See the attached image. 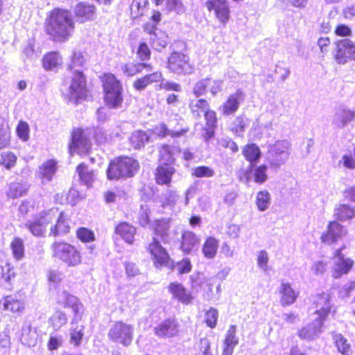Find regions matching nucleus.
I'll return each mask as SVG.
<instances>
[{"instance_id": "obj_1", "label": "nucleus", "mask_w": 355, "mask_h": 355, "mask_svg": "<svg viewBox=\"0 0 355 355\" xmlns=\"http://www.w3.org/2000/svg\"><path fill=\"white\" fill-rule=\"evenodd\" d=\"M75 21L69 10L53 8L46 15L44 22V31L54 42H67L75 31Z\"/></svg>"}, {"instance_id": "obj_2", "label": "nucleus", "mask_w": 355, "mask_h": 355, "mask_svg": "<svg viewBox=\"0 0 355 355\" xmlns=\"http://www.w3.org/2000/svg\"><path fill=\"white\" fill-rule=\"evenodd\" d=\"M53 220H55L56 223L51 227L50 235L57 236L69 232V216L62 211L60 212L57 208L41 212L33 220L27 222L26 226L34 236H40L44 234L47 225Z\"/></svg>"}, {"instance_id": "obj_3", "label": "nucleus", "mask_w": 355, "mask_h": 355, "mask_svg": "<svg viewBox=\"0 0 355 355\" xmlns=\"http://www.w3.org/2000/svg\"><path fill=\"white\" fill-rule=\"evenodd\" d=\"M57 303L65 308H70L73 314L69 329L70 343L78 346L84 336L85 326L79 324L84 313L83 303L74 295L66 291H60L56 297Z\"/></svg>"}, {"instance_id": "obj_4", "label": "nucleus", "mask_w": 355, "mask_h": 355, "mask_svg": "<svg viewBox=\"0 0 355 355\" xmlns=\"http://www.w3.org/2000/svg\"><path fill=\"white\" fill-rule=\"evenodd\" d=\"M99 78L102 85L103 101L106 107L110 109L121 107L123 96L121 81L112 73H103Z\"/></svg>"}, {"instance_id": "obj_5", "label": "nucleus", "mask_w": 355, "mask_h": 355, "mask_svg": "<svg viewBox=\"0 0 355 355\" xmlns=\"http://www.w3.org/2000/svg\"><path fill=\"white\" fill-rule=\"evenodd\" d=\"M250 165L246 171L248 180H252L258 184H263L268 180V169H277L282 162L272 160L261 162V157H246Z\"/></svg>"}, {"instance_id": "obj_6", "label": "nucleus", "mask_w": 355, "mask_h": 355, "mask_svg": "<svg viewBox=\"0 0 355 355\" xmlns=\"http://www.w3.org/2000/svg\"><path fill=\"white\" fill-rule=\"evenodd\" d=\"M139 167V163L132 157H118L110 162L107 170V176L109 180L132 177L138 171Z\"/></svg>"}, {"instance_id": "obj_7", "label": "nucleus", "mask_w": 355, "mask_h": 355, "mask_svg": "<svg viewBox=\"0 0 355 355\" xmlns=\"http://www.w3.org/2000/svg\"><path fill=\"white\" fill-rule=\"evenodd\" d=\"M53 257L61 261L67 266L73 267L81 263L80 251L73 245L63 241H56L51 244Z\"/></svg>"}, {"instance_id": "obj_8", "label": "nucleus", "mask_w": 355, "mask_h": 355, "mask_svg": "<svg viewBox=\"0 0 355 355\" xmlns=\"http://www.w3.org/2000/svg\"><path fill=\"white\" fill-rule=\"evenodd\" d=\"M62 96L68 102L75 104L87 98V79L82 71H73L68 90Z\"/></svg>"}, {"instance_id": "obj_9", "label": "nucleus", "mask_w": 355, "mask_h": 355, "mask_svg": "<svg viewBox=\"0 0 355 355\" xmlns=\"http://www.w3.org/2000/svg\"><path fill=\"white\" fill-rule=\"evenodd\" d=\"M167 68L178 75H188L194 71V65L188 55L180 51H174L170 54Z\"/></svg>"}, {"instance_id": "obj_10", "label": "nucleus", "mask_w": 355, "mask_h": 355, "mask_svg": "<svg viewBox=\"0 0 355 355\" xmlns=\"http://www.w3.org/2000/svg\"><path fill=\"white\" fill-rule=\"evenodd\" d=\"M68 148L71 155H85L90 153L91 143L83 128H74L72 129Z\"/></svg>"}, {"instance_id": "obj_11", "label": "nucleus", "mask_w": 355, "mask_h": 355, "mask_svg": "<svg viewBox=\"0 0 355 355\" xmlns=\"http://www.w3.org/2000/svg\"><path fill=\"white\" fill-rule=\"evenodd\" d=\"M207 10L213 12L214 19L220 27H225L231 19V7L227 0H207Z\"/></svg>"}, {"instance_id": "obj_12", "label": "nucleus", "mask_w": 355, "mask_h": 355, "mask_svg": "<svg viewBox=\"0 0 355 355\" xmlns=\"http://www.w3.org/2000/svg\"><path fill=\"white\" fill-rule=\"evenodd\" d=\"M133 331L134 327L131 324L119 321L110 327L108 337L115 343L128 346L132 343Z\"/></svg>"}, {"instance_id": "obj_13", "label": "nucleus", "mask_w": 355, "mask_h": 355, "mask_svg": "<svg viewBox=\"0 0 355 355\" xmlns=\"http://www.w3.org/2000/svg\"><path fill=\"white\" fill-rule=\"evenodd\" d=\"M334 58L339 64H345L349 60H355V43L349 39L335 42Z\"/></svg>"}, {"instance_id": "obj_14", "label": "nucleus", "mask_w": 355, "mask_h": 355, "mask_svg": "<svg viewBox=\"0 0 355 355\" xmlns=\"http://www.w3.org/2000/svg\"><path fill=\"white\" fill-rule=\"evenodd\" d=\"M148 252L150 253L156 268L170 266L171 265L172 261L168 252L162 246L157 238L153 237L152 242L148 247Z\"/></svg>"}, {"instance_id": "obj_15", "label": "nucleus", "mask_w": 355, "mask_h": 355, "mask_svg": "<svg viewBox=\"0 0 355 355\" xmlns=\"http://www.w3.org/2000/svg\"><path fill=\"white\" fill-rule=\"evenodd\" d=\"M313 316L324 321L331 309V298L328 293H322L313 297Z\"/></svg>"}, {"instance_id": "obj_16", "label": "nucleus", "mask_w": 355, "mask_h": 355, "mask_svg": "<svg viewBox=\"0 0 355 355\" xmlns=\"http://www.w3.org/2000/svg\"><path fill=\"white\" fill-rule=\"evenodd\" d=\"M354 264V261L346 258L341 253V250H336L333 258L332 276L335 279L340 278L342 275L349 272Z\"/></svg>"}, {"instance_id": "obj_17", "label": "nucleus", "mask_w": 355, "mask_h": 355, "mask_svg": "<svg viewBox=\"0 0 355 355\" xmlns=\"http://www.w3.org/2000/svg\"><path fill=\"white\" fill-rule=\"evenodd\" d=\"M166 157H162L159 164L156 170L155 180L158 184H168L171 181V177L175 169L173 166L172 161L166 160ZM171 159V157H168Z\"/></svg>"}, {"instance_id": "obj_18", "label": "nucleus", "mask_w": 355, "mask_h": 355, "mask_svg": "<svg viewBox=\"0 0 355 355\" xmlns=\"http://www.w3.org/2000/svg\"><path fill=\"white\" fill-rule=\"evenodd\" d=\"M323 322L320 318H313L311 322L298 330V336L309 341L317 339L322 332Z\"/></svg>"}, {"instance_id": "obj_19", "label": "nucleus", "mask_w": 355, "mask_h": 355, "mask_svg": "<svg viewBox=\"0 0 355 355\" xmlns=\"http://www.w3.org/2000/svg\"><path fill=\"white\" fill-rule=\"evenodd\" d=\"M96 14V8L93 3L81 1L75 6L74 16L80 23L92 21Z\"/></svg>"}, {"instance_id": "obj_20", "label": "nucleus", "mask_w": 355, "mask_h": 355, "mask_svg": "<svg viewBox=\"0 0 355 355\" xmlns=\"http://www.w3.org/2000/svg\"><path fill=\"white\" fill-rule=\"evenodd\" d=\"M347 234V230L338 223L330 222L327 232L321 235V241L324 243L331 244L341 239Z\"/></svg>"}, {"instance_id": "obj_21", "label": "nucleus", "mask_w": 355, "mask_h": 355, "mask_svg": "<svg viewBox=\"0 0 355 355\" xmlns=\"http://www.w3.org/2000/svg\"><path fill=\"white\" fill-rule=\"evenodd\" d=\"M144 29L147 33L153 36V37H150V44L153 49L159 50L160 49L165 48L167 46L168 35L162 31L156 33L155 25H150L147 23L144 26Z\"/></svg>"}, {"instance_id": "obj_22", "label": "nucleus", "mask_w": 355, "mask_h": 355, "mask_svg": "<svg viewBox=\"0 0 355 355\" xmlns=\"http://www.w3.org/2000/svg\"><path fill=\"white\" fill-rule=\"evenodd\" d=\"M168 292L172 295V298L177 300L184 304H189L193 300V296L187 291L184 286L178 282H172L169 284Z\"/></svg>"}, {"instance_id": "obj_23", "label": "nucleus", "mask_w": 355, "mask_h": 355, "mask_svg": "<svg viewBox=\"0 0 355 355\" xmlns=\"http://www.w3.org/2000/svg\"><path fill=\"white\" fill-rule=\"evenodd\" d=\"M41 63L46 71H53L62 65L63 59L59 51H50L42 56Z\"/></svg>"}, {"instance_id": "obj_24", "label": "nucleus", "mask_w": 355, "mask_h": 355, "mask_svg": "<svg viewBox=\"0 0 355 355\" xmlns=\"http://www.w3.org/2000/svg\"><path fill=\"white\" fill-rule=\"evenodd\" d=\"M243 98V92L241 89H238L235 93L230 94L222 105L223 114L230 115L236 112Z\"/></svg>"}, {"instance_id": "obj_25", "label": "nucleus", "mask_w": 355, "mask_h": 355, "mask_svg": "<svg viewBox=\"0 0 355 355\" xmlns=\"http://www.w3.org/2000/svg\"><path fill=\"white\" fill-rule=\"evenodd\" d=\"M163 79L162 73L159 71L146 74L133 82V87L137 91L144 90L148 85L158 83Z\"/></svg>"}, {"instance_id": "obj_26", "label": "nucleus", "mask_w": 355, "mask_h": 355, "mask_svg": "<svg viewBox=\"0 0 355 355\" xmlns=\"http://www.w3.org/2000/svg\"><path fill=\"white\" fill-rule=\"evenodd\" d=\"M178 332L177 322L173 320H166L155 327V333L159 337L170 338Z\"/></svg>"}, {"instance_id": "obj_27", "label": "nucleus", "mask_w": 355, "mask_h": 355, "mask_svg": "<svg viewBox=\"0 0 355 355\" xmlns=\"http://www.w3.org/2000/svg\"><path fill=\"white\" fill-rule=\"evenodd\" d=\"M236 326L231 325L227 331L225 338L224 340V348L222 355H232L234 347L239 343V338L236 335Z\"/></svg>"}, {"instance_id": "obj_28", "label": "nucleus", "mask_w": 355, "mask_h": 355, "mask_svg": "<svg viewBox=\"0 0 355 355\" xmlns=\"http://www.w3.org/2000/svg\"><path fill=\"white\" fill-rule=\"evenodd\" d=\"M38 334L35 328L29 324L22 327L20 334V341L22 345L32 347L37 345Z\"/></svg>"}, {"instance_id": "obj_29", "label": "nucleus", "mask_w": 355, "mask_h": 355, "mask_svg": "<svg viewBox=\"0 0 355 355\" xmlns=\"http://www.w3.org/2000/svg\"><path fill=\"white\" fill-rule=\"evenodd\" d=\"M280 303L282 306H288L293 304L298 297L296 292L289 283H282L279 287Z\"/></svg>"}, {"instance_id": "obj_30", "label": "nucleus", "mask_w": 355, "mask_h": 355, "mask_svg": "<svg viewBox=\"0 0 355 355\" xmlns=\"http://www.w3.org/2000/svg\"><path fill=\"white\" fill-rule=\"evenodd\" d=\"M115 233L120 236L128 244H132L135 241L136 228L128 223L123 222L115 227Z\"/></svg>"}, {"instance_id": "obj_31", "label": "nucleus", "mask_w": 355, "mask_h": 355, "mask_svg": "<svg viewBox=\"0 0 355 355\" xmlns=\"http://www.w3.org/2000/svg\"><path fill=\"white\" fill-rule=\"evenodd\" d=\"M144 69L150 71L153 69V66L151 64L144 62H129L123 64L122 67L123 73L128 77H132L141 73Z\"/></svg>"}, {"instance_id": "obj_32", "label": "nucleus", "mask_w": 355, "mask_h": 355, "mask_svg": "<svg viewBox=\"0 0 355 355\" xmlns=\"http://www.w3.org/2000/svg\"><path fill=\"white\" fill-rule=\"evenodd\" d=\"M24 302L18 300L16 296H6L0 300V306L4 310L12 313H21L24 309Z\"/></svg>"}, {"instance_id": "obj_33", "label": "nucleus", "mask_w": 355, "mask_h": 355, "mask_svg": "<svg viewBox=\"0 0 355 355\" xmlns=\"http://www.w3.org/2000/svg\"><path fill=\"white\" fill-rule=\"evenodd\" d=\"M151 131L159 138H164L168 135L171 137H178L184 135L188 131V129H182L177 132L170 131L167 125L165 123H162L155 125Z\"/></svg>"}, {"instance_id": "obj_34", "label": "nucleus", "mask_w": 355, "mask_h": 355, "mask_svg": "<svg viewBox=\"0 0 355 355\" xmlns=\"http://www.w3.org/2000/svg\"><path fill=\"white\" fill-rule=\"evenodd\" d=\"M219 241L213 236L206 239L202 248V252L206 259H214L218 252Z\"/></svg>"}, {"instance_id": "obj_35", "label": "nucleus", "mask_w": 355, "mask_h": 355, "mask_svg": "<svg viewBox=\"0 0 355 355\" xmlns=\"http://www.w3.org/2000/svg\"><path fill=\"white\" fill-rule=\"evenodd\" d=\"M80 180L87 187H90L95 181L96 174L92 170H89L88 167L83 163L80 164L76 168Z\"/></svg>"}, {"instance_id": "obj_36", "label": "nucleus", "mask_w": 355, "mask_h": 355, "mask_svg": "<svg viewBox=\"0 0 355 355\" xmlns=\"http://www.w3.org/2000/svg\"><path fill=\"white\" fill-rule=\"evenodd\" d=\"M189 107L191 114L196 118L200 117L202 112L204 114L211 108L209 102L204 98H199L196 102L191 101Z\"/></svg>"}, {"instance_id": "obj_37", "label": "nucleus", "mask_w": 355, "mask_h": 355, "mask_svg": "<svg viewBox=\"0 0 355 355\" xmlns=\"http://www.w3.org/2000/svg\"><path fill=\"white\" fill-rule=\"evenodd\" d=\"M199 239L192 232H185L182 236V250L189 253L199 243Z\"/></svg>"}, {"instance_id": "obj_38", "label": "nucleus", "mask_w": 355, "mask_h": 355, "mask_svg": "<svg viewBox=\"0 0 355 355\" xmlns=\"http://www.w3.org/2000/svg\"><path fill=\"white\" fill-rule=\"evenodd\" d=\"M271 204V196L266 189L259 191L255 197V205L260 211L267 210Z\"/></svg>"}, {"instance_id": "obj_39", "label": "nucleus", "mask_w": 355, "mask_h": 355, "mask_svg": "<svg viewBox=\"0 0 355 355\" xmlns=\"http://www.w3.org/2000/svg\"><path fill=\"white\" fill-rule=\"evenodd\" d=\"M169 223V219L158 220L155 227V237L157 239L159 237L162 241L164 243L168 241V231L170 227Z\"/></svg>"}, {"instance_id": "obj_40", "label": "nucleus", "mask_w": 355, "mask_h": 355, "mask_svg": "<svg viewBox=\"0 0 355 355\" xmlns=\"http://www.w3.org/2000/svg\"><path fill=\"white\" fill-rule=\"evenodd\" d=\"M148 140V135L146 132L142 130H137L134 132L130 137V146L135 149H140L144 147Z\"/></svg>"}, {"instance_id": "obj_41", "label": "nucleus", "mask_w": 355, "mask_h": 355, "mask_svg": "<svg viewBox=\"0 0 355 355\" xmlns=\"http://www.w3.org/2000/svg\"><path fill=\"white\" fill-rule=\"evenodd\" d=\"M334 216L338 220L344 221L352 218L355 216V211L350 206L341 204L335 208Z\"/></svg>"}, {"instance_id": "obj_42", "label": "nucleus", "mask_w": 355, "mask_h": 355, "mask_svg": "<svg viewBox=\"0 0 355 355\" xmlns=\"http://www.w3.org/2000/svg\"><path fill=\"white\" fill-rule=\"evenodd\" d=\"M57 171V162L51 159L44 162L40 168V174L42 178L50 181Z\"/></svg>"}, {"instance_id": "obj_43", "label": "nucleus", "mask_w": 355, "mask_h": 355, "mask_svg": "<svg viewBox=\"0 0 355 355\" xmlns=\"http://www.w3.org/2000/svg\"><path fill=\"white\" fill-rule=\"evenodd\" d=\"M148 5V0H132L130 6V15L137 19L144 15Z\"/></svg>"}, {"instance_id": "obj_44", "label": "nucleus", "mask_w": 355, "mask_h": 355, "mask_svg": "<svg viewBox=\"0 0 355 355\" xmlns=\"http://www.w3.org/2000/svg\"><path fill=\"white\" fill-rule=\"evenodd\" d=\"M28 188L26 183L13 182L10 184L7 195L9 198H17L26 194Z\"/></svg>"}, {"instance_id": "obj_45", "label": "nucleus", "mask_w": 355, "mask_h": 355, "mask_svg": "<svg viewBox=\"0 0 355 355\" xmlns=\"http://www.w3.org/2000/svg\"><path fill=\"white\" fill-rule=\"evenodd\" d=\"M193 355H214L211 349V343L207 338H202L193 346Z\"/></svg>"}, {"instance_id": "obj_46", "label": "nucleus", "mask_w": 355, "mask_h": 355, "mask_svg": "<svg viewBox=\"0 0 355 355\" xmlns=\"http://www.w3.org/2000/svg\"><path fill=\"white\" fill-rule=\"evenodd\" d=\"M191 287L194 292H198L204 288L205 284L210 285L211 280L207 279L204 274H193L190 277Z\"/></svg>"}, {"instance_id": "obj_47", "label": "nucleus", "mask_w": 355, "mask_h": 355, "mask_svg": "<svg viewBox=\"0 0 355 355\" xmlns=\"http://www.w3.org/2000/svg\"><path fill=\"white\" fill-rule=\"evenodd\" d=\"M248 123V119L243 116H237L232 122L230 131L234 135L240 136L245 131Z\"/></svg>"}, {"instance_id": "obj_48", "label": "nucleus", "mask_w": 355, "mask_h": 355, "mask_svg": "<svg viewBox=\"0 0 355 355\" xmlns=\"http://www.w3.org/2000/svg\"><path fill=\"white\" fill-rule=\"evenodd\" d=\"M67 316L64 312L57 311L51 317L49 322L55 330H58L67 322Z\"/></svg>"}, {"instance_id": "obj_49", "label": "nucleus", "mask_w": 355, "mask_h": 355, "mask_svg": "<svg viewBox=\"0 0 355 355\" xmlns=\"http://www.w3.org/2000/svg\"><path fill=\"white\" fill-rule=\"evenodd\" d=\"M333 338L338 351L343 355H349L351 348L350 345L347 343V340L340 334H335Z\"/></svg>"}, {"instance_id": "obj_50", "label": "nucleus", "mask_w": 355, "mask_h": 355, "mask_svg": "<svg viewBox=\"0 0 355 355\" xmlns=\"http://www.w3.org/2000/svg\"><path fill=\"white\" fill-rule=\"evenodd\" d=\"M10 248L13 257L17 260L21 259L24 256V245L22 239L19 237L15 238L10 244Z\"/></svg>"}, {"instance_id": "obj_51", "label": "nucleus", "mask_w": 355, "mask_h": 355, "mask_svg": "<svg viewBox=\"0 0 355 355\" xmlns=\"http://www.w3.org/2000/svg\"><path fill=\"white\" fill-rule=\"evenodd\" d=\"M85 62V59L81 52H73L70 58L67 69L73 72L76 70V68L83 67Z\"/></svg>"}, {"instance_id": "obj_52", "label": "nucleus", "mask_w": 355, "mask_h": 355, "mask_svg": "<svg viewBox=\"0 0 355 355\" xmlns=\"http://www.w3.org/2000/svg\"><path fill=\"white\" fill-rule=\"evenodd\" d=\"M136 53L141 61H148L151 58L150 49L145 42L139 44Z\"/></svg>"}, {"instance_id": "obj_53", "label": "nucleus", "mask_w": 355, "mask_h": 355, "mask_svg": "<svg viewBox=\"0 0 355 355\" xmlns=\"http://www.w3.org/2000/svg\"><path fill=\"white\" fill-rule=\"evenodd\" d=\"M269 257L266 250H261L257 254V266L258 268L264 273H267L269 270L268 266Z\"/></svg>"}, {"instance_id": "obj_54", "label": "nucleus", "mask_w": 355, "mask_h": 355, "mask_svg": "<svg viewBox=\"0 0 355 355\" xmlns=\"http://www.w3.org/2000/svg\"><path fill=\"white\" fill-rule=\"evenodd\" d=\"M1 277L6 282H10L15 277L14 268L8 263L6 262L1 266Z\"/></svg>"}, {"instance_id": "obj_55", "label": "nucleus", "mask_w": 355, "mask_h": 355, "mask_svg": "<svg viewBox=\"0 0 355 355\" xmlns=\"http://www.w3.org/2000/svg\"><path fill=\"white\" fill-rule=\"evenodd\" d=\"M76 236L83 243L94 241L95 236L94 232L85 227H80L76 231Z\"/></svg>"}, {"instance_id": "obj_56", "label": "nucleus", "mask_w": 355, "mask_h": 355, "mask_svg": "<svg viewBox=\"0 0 355 355\" xmlns=\"http://www.w3.org/2000/svg\"><path fill=\"white\" fill-rule=\"evenodd\" d=\"M17 135L20 139L26 141L29 138V126L26 121H19L16 128Z\"/></svg>"}, {"instance_id": "obj_57", "label": "nucleus", "mask_w": 355, "mask_h": 355, "mask_svg": "<svg viewBox=\"0 0 355 355\" xmlns=\"http://www.w3.org/2000/svg\"><path fill=\"white\" fill-rule=\"evenodd\" d=\"M210 78H206L198 81L193 88V94L196 96L199 97L205 94L207 90L208 83Z\"/></svg>"}, {"instance_id": "obj_58", "label": "nucleus", "mask_w": 355, "mask_h": 355, "mask_svg": "<svg viewBox=\"0 0 355 355\" xmlns=\"http://www.w3.org/2000/svg\"><path fill=\"white\" fill-rule=\"evenodd\" d=\"M218 311L215 309H210L205 315V320L208 327L214 328L216 327L218 320Z\"/></svg>"}, {"instance_id": "obj_59", "label": "nucleus", "mask_w": 355, "mask_h": 355, "mask_svg": "<svg viewBox=\"0 0 355 355\" xmlns=\"http://www.w3.org/2000/svg\"><path fill=\"white\" fill-rule=\"evenodd\" d=\"M327 268V262L324 260H318L313 262L311 270L315 275H322Z\"/></svg>"}, {"instance_id": "obj_60", "label": "nucleus", "mask_w": 355, "mask_h": 355, "mask_svg": "<svg viewBox=\"0 0 355 355\" xmlns=\"http://www.w3.org/2000/svg\"><path fill=\"white\" fill-rule=\"evenodd\" d=\"M214 174V171L208 166L196 167L192 172V175L198 178H209Z\"/></svg>"}, {"instance_id": "obj_61", "label": "nucleus", "mask_w": 355, "mask_h": 355, "mask_svg": "<svg viewBox=\"0 0 355 355\" xmlns=\"http://www.w3.org/2000/svg\"><path fill=\"white\" fill-rule=\"evenodd\" d=\"M320 51L323 54L330 52L331 42L329 37H320L317 42Z\"/></svg>"}, {"instance_id": "obj_62", "label": "nucleus", "mask_w": 355, "mask_h": 355, "mask_svg": "<svg viewBox=\"0 0 355 355\" xmlns=\"http://www.w3.org/2000/svg\"><path fill=\"white\" fill-rule=\"evenodd\" d=\"M191 261L188 259H184L175 265V268L180 274L189 272L191 270Z\"/></svg>"}, {"instance_id": "obj_63", "label": "nucleus", "mask_w": 355, "mask_h": 355, "mask_svg": "<svg viewBox=\"0 0 355 355\" xmlns=\"http://www.w3.org/2000/svg\"><path fill=\"white\" fill-rule=\"evenodd\" d=\"M334 33L338 37H349L352 35V31L347 25L340 24L336 26Z\"/></svg>"}, {"instance_id": "obj_64", "label": "nucleus", "mask_w": 355, "mask_h": 355, "mask_svg": "<svg viewBox=\"0 0 355 355\" xmlns=\"http://www.w3.org/2000/svg\"><path fill=\"white\" fill-rule=\"evenodd\" d=\"M216 125H212L209 124H205L202 128L201 135L206 140L208 141L212 137H214L215 135V130L216 129Z\"/></svg>"}]
</instances>
